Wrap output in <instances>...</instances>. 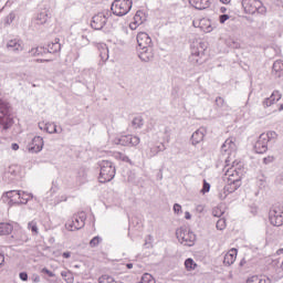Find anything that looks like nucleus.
Returning a JSON list of instances; mask_svg holds the SVG:
<instances>
[{
  "instance_id": "nucleus-1",
  "label": "nucleus",
  "mask_w": 283,
  "mask_h": 283,
  "mask_svg": "<svg viewBox=\"0 0 283 283\" xmlns=\"http://www.w3.org/2000/svg\"><path fill=\"white\" fill-rule=\"evenodd\" d=\"M227 167L224 178L228 185L232 186V189H238L241 185L240 180H242V164L233 161L232 166L229 167V164H227Z\"/></svg>"
},
{
  "instance_id": "nucleus-2",
  "label": "nucleus",
  "mask_w": 283,
  "mask_h": 283,
  "mask_svg": "<svg viewBox=\"0 0 283 283\" xmlns=\"http://www.w3.org/2000/svg\"><path fill=\"white\" fill-rule=\"evenodd\" d=\"M277 140V133L274 130H269L259 136L256 143L254 144V151L256 154H266L269 151V143Z\"/></svg>"
},
{
  "instance_id": "nucleus-3",
  "label": "nucleus",
  "mask_w": 283,
  "mask_h": 283,
  "mask_svg": "<svg viewBox=\"0 0 283 283\" xmlns=\"http://www.w3.org/2000/svg\"><path fill=\"white\" fill-rule=\"evenodd\" d=\"M14 125V118L10 114V103L0 99V130L10 129Z\"/></svg>"
},
{
  "instance_id": "nucleus-4",
  "label": "nucleus",
  "mask_w": 283,
  "mask_h": 283,
  "mask_svg": "<svg viewBox=\"0 0 283 283\" xmlns=\"http://www.w3.org/2000/svg\"><path fill=\"white\" fill-rule=\"evenodd\" d=\"M99 182H111V180H114V176H116V168L112 161L104 160L99 164Z\"/></svg>"
},
{
  "instance_id": "nucleus-5",
  "label": "nucleus",
  "mask_w": 283,
  "mask_h": 283,
  "mask_svg": "<svg viewBox=\"0 0 283 283\" xmlns=\"http://www.w3.org/2000/svg\"><path fill=\"white\" fill-rule=\"evenodd\" d=\"M132 6H134L132 0H114L111 10L116 17H125V14H129Z\"/></svg>"
},
{
  "instance_id": "nucleus-6",
  "label": "nucleus",
  "mask_w": 283,
  "mask_h": 283,
  "mask_svg": "<svg viewBox=\"0 0 283 283\" xmlns=\"http://www.w3.org/2000/svg\"><path fill=\"white\" fill-rule=\"evenodd\" d=\"M242 8L245 14H266V7L260 0H242Z\"/></svg>"
},
{
  "instance_id": "nucleus-7",
  "label": "nucleus",
  "mask_w": 283,
  "mask_h": 283,
  "mask_svg": "<svg viewBox=\"0 0 283 283\" xmlns=\"http://www.w3.org/2000/svg\"><path fill=\"white\" fill-rule=\"evenodd\" d=\"M177 239L184 247H193L196 244V234L187 229H178Z\"/></svg>"
},
{
  "instance_id": "nucleus-8",
  "label": "nucleus",
  "mask_w": 283,
  "mask_h": 283,
  "mask_svg": "<svg viewBox=\"0 0 283 283\" xmlns=\"http://www.w3.org/2000/svg\"><path fill=\"white\" fill-rule=\"evenodd\" d=\"M85 213H81L80 216H74L65 223V229L67 231H78V229H83L85 227Z\"/></svg>"
},
{
  "instance_id": "nucleus-9",
  "label": "nucleus",
  "mask_w": 283,
  "mask_h": 283,
  "mask_svg": "<svg viewBox=\"0 0 283 283\" xmlns=\"http://www.w3.org/2000/svg\"><path fill=\"white\" fill-rule=\"evenodd\" d=\"M269 220L273 227H282V224H283V207H273L270 210Z\"/></svg>"
},
{
  "instance_id": "nucleus-10",
  "label": "nucleus",
  "mask_w": 283,
  "mask_h": 283,
  "mask_svg": "<svg viewBox=\"0 0 283 283\" xmlns=\"http://www.w3.org/2000/svg\"><path fill=\"white\" fill-rule=\"evenodd\" d=\"M192 25L193 28L201 29L202 32H206V34H209V32H213V30H216V23L211 22V20L207 18L193 20Z\"/></svg>"
},
{
  "instance_id": "nucleus-11",
  "label": "nucleus",
  "mask_w": 283,
  "mask_h": 283,
  "mask_svg": "<svg viewBox=\"0 0 283 283\" xmlns=\"http://www.w3.org/2000/svg\"><path fill=\"white\" fill-rule=\"evenodd\" d=\"M105 23H107V15L104 12H99L93 17L91 27L93 30H103Z\"/></svg>"
},
{
  "instance_id": "nucleus-12",
  "label": "nucleus",
  "mask_w": 283,
  "mask_h": 283,
  "mask_svg": "<svg viewBox=\"0 0 283 283\" xmlns=\"http://www.w3.org/2000/svg\"><path fill=\"white\" fill-rule=\"evenodd\" d=\"M24 49L25 44L23 43V40L13 39L7 42V50H9V52H14V54L23 52Z\"/></svg>"
},
{
  "instance_id": "nucleus-13",
  "label": "nucleus",
  "mask_w": 283,
  "mask_h": 283,
  "mask_svg": "<svg viewBox=\"0 0 283 283\" xmlns=\"http://www.w3.org/2000/svg\"><path fill=\"white\" fill-rule=\"evenodd\" d=\"M221 151H224V154H228V156H232L238 151V145L235 144V138L229 137L226 139L223 145L221 146Z\"/></svg>"
},
{
  "instance_id": "nucleus-14",
  "label": "nucleus",
  "mask_w": 283,
  "mask_h": 283,
  "mask_svg": "<svg viewBox=\"0 0 283 283\" xmlns=\"http://www.w3.org/2000/svg\"><path fill=\"white\" fill-rule=\"evenodd\" d=\"M138 57L144 63H149V61H154V49H151V46L138 49Z\"/></svg>"
},
{
  "instance_id": "nucleus-15",
  "label": "nucleus",
  "mask_w": 283,
  "mask_h": 283,
  "mask_svg": "<svg viewBox=\"0 0 283 283\" xmlns=\"http://www.w3.org/2000/svg\"><path fill=\"white\" fill-rule=\"evenodd\" d=\"M190 48L191 54H193L195 56H200L202 52L207 49V45H205V42H202V40L193 39Z\"/></svg>"
},
{
  "instance_id": "nucleus-16",
  "label": "nucleus",
  "mask_w": 283,
  "mask_h": 283,
  "mask_svg": "<svg viewBox=\"0 0 283 283\" xmlns=\"http://www.w3.org/2000/svg\"><path fill=\"white\" fill-rule=\"evenodd\" d=\"M43 137L35 136L29 144V151H32V154H39V151L43 150Z\"/></svg>"
},
{
  "instance_id": "nucleus-17",
  "label": "nucleus",
  "mask_w": 283,
  "mask_h": 283,
  "mask_svg": "<svg viewBox=\"0 0 283 283\" xmlns=\"http://www.w3.org/2000/svg\"><path fill=\"white\" fill-rule=\"evenodd\" d=\"M137 43L139 49L151 48V38L149 34H147V32H139L137 34Z\"/></svg>"
},
{
  "instance_id": "nucleus-18",
  "label": "nucleus",
  "mask_w": 283,
  "mask_h": 283,
  "mask_svg": "<svg viewBox=\"0 0 283 283\" xmlns=\"http://www.w3.org/2000/svg\"><path fill=\"white\" fill-rule=\"evenodd\" d=\"M235 260H238V249L232 248L226 253L223 264L226 266H231V264L235 263Z\"/></svg>"
},
{
  "instance_id": "nucleus-19",
  "label": "nucleus",
  "mask_w": 283,
  "mask_h": 283,
  "mask_svg": "<svg viewBox=\"0 0 283 283\" xmlns=\"http://www.w3.org/2000/svg\"><path fill=\"white\" fill-rule=\"evenodd\" d=\"M4 198H8L10 205H21V191L19 190L6 192Z\"/></svg>"
},
{
  "instance_id": "nucleus-20",
  "label": "nucleus",
  "mask_w": 283,
  "mask_h": 283,
  "mask_svg": "<svg viewBox=\"0 0 283 283\" xmlns=\"http://www.w3.org/2000/svg\"><path fill=\"white\" fill-rule=\"evenodd\" d=\"M207 134V130L205 128L197 129L192 136H191V143L192 145H200L205 140V136Z\"/></svg>"
},
{
  "instance_id": "nucleus-21",
  "label": "nucleus",
  "mask_w": 283,
  "mask_h": 283,
  "mask_svg": "<svg viewBox=\"0 0 283 283\" xmlns=\"http://www.w3.org/2000/svg\"><path fill=\"white\" fill-rule=\"evenodd\" d=\"M50 19V10L49 9H42L35 17V21L38 25H45L48 23V20Z\"/></svg>"
},
{
  "instance_id": "nucleus-22",
  "label": "nucleus",
  "mask_w": 283,
  "mask_h": 283,
  "mask_svg": "<svg viewBox=\"0 0 283 283\" xmlns=\"http://www.w3.org/2000/svg\"><path fill=\"white\" fill-rule=\"evenodd\" d=\"M189 3L196 10H206V8H209V0H189Z\"/></svg>"
},
{
  "instance_id": "nucleus-23",
  "label": "nucleus",
  "mask_w": 283,
  "mask_h": 283,
  "mask_svg": "<svg viewBox=\"0 0 283 283\" xmlns=\"http://www.w3.org/2000/svg\"><path fill=\"white\" fill-rule=\"evenodd\" d=\"M272 73L277 78H280V76H283V61L282 60H277L274 62V64L272 66Z\"/></svg>"
},
{
  "instance_id": "nucleus-24",
  "label": "nucleus",
  "mask_w": 283,
  "mask_h": 283,
  "mask_svg": "<svg viewBox=\"0 0 283 283\" xmlns=\"http://www.w3.org/2000/svg\"><path fill=\"white\" fill-rule=\"evenodd\" d=\"M247 283H271V280L269 279V276L253 275L247 280Z\"/></svg>"
},
{
  "instance_id": "nucleus-25",
  "label": "nucleus",
  "mask_w": 283,
  "mask_h": 283,
  "mask_svg": "<svg viewBox=\"0 0 283 283\" xmlns=\"http://www.w3.org/2000/svg\"><path fill=\"white\" fill-rule=\"evenodd\" d=\"M235 190L237 189H233V186H231V184H228L227 186H224V188L219 193L220 200H226L227 196H229V193H233V191H235Z\"/></svg>"
},
{
  "instance_id": "nucleus-26",
  "label": "nucleus",
  "mask_w": 283,
  "mask_h": 283,
  "mask_svg": "<svg viewBox=\"0 0 283 283\" xmlns=\"http://www.w3.org/2000/svg\"><path fill=\"white\" fill-rule=\"evenodd\" d=\"M115 145H122L123 147H129V135H124L122 137L114 139Z\"/></svg>"
},
{
  "instance_id": "nucleus-27",
  "label": "nucleus",
  "mask_w": 283,
  "mask_h": 283,
  "mask_svg": "<svg viewBox=\"0 0 283 283\" xmlns=\"http://www.w3.org/2000/svg\"><path fill=\"white\" fill-rule=\"evenodd\" d=\"M10 233H12V224L0 223V235H10Z\"/></svg>"
},
{
  "instance_id": "nucleus-28",
  "label": "nucleus",
  "mask_w": 283,
  "mask_h": 283,
  "mask_svg": "<svg viewBox=\"0 0 283 283\" xmlns=\"http://www.w3.org/2000/svg\"><path fill=\"white\" fill-rule=\"evenodd\" d=\"M185 269L186 271H196V269H198V263H196L193 259L189 258L185 261Z\"/></svg>"
},
{
  "instance_id": "nucleus-29",
  "label": "nucleus",
  "mask_w": 283,
  "mask_h": 283,
  "mask_svg": "<svg viewBox=\"0 0 283 283\" xmlns=\"http://www.w3.org/2000/svg\"><path fill=\"white\" fill-rule=\"evenodd\" d=\"M28 229L31 231L32 235H39V223L36 220H32L28 223Z\"/></svg>"
},
{
  "instance_id": "nucleus-30",
  "label": "nucleus",
  "mask_w": 283,
  "mask_h": 283,
  "mask_svg": "<svg viewBox=\"0 0 283 283\" xmlns=\"http://www.w3.org/2000/svg\"><path fill=\"white\" fill-rule=\"evenodd\" d=\"M48 51L50 52V54H54L56 52H61V43H59V42H51V43H49Z\"/></svg>"
},
{
  "instance_id": "nucleus-31",
  "label": "nucleus",
  "mask_w": 283,
  "mask_h": 283,
  "mask_svg": "<svg viewBox=\"0 0 283 283\" xmlns=\"http://www.w3.org/2000/svg\"><path fill=\"white\" fill-rule=\"evenodd\" d=\"M32 193H28L25 191H20V205H28L29 200H32Z\"/></svg>"
},
{
  "instance_id": "nucleus-32",
  "label": "nucleus",
  "mask_w": 283,
  "mask_h": 283,
  "mask_svg": "<svg viewBox=\"0 0 283 283\" xmlns=\"http://www.w3.org/2000/svg\"><path fill=\"white\" fill-rule=\"evenodd\" d=\"M140 145V137L128 135V147H138Z\"/></svg>"
},
{
  "instance_id": "nucleus-33",
  "label": "nucleus",
  "mask_w": 283,
  "mask_h": 283,
  "mask_svg": "<svg viewBox=\"0 0 283 283\" xmlns=\"http://www.w3.org/2000/svg\"><path fill=\"white\" fill-rule=\"evenodd\" d=\"M61 275L66 283H74V274L71 271H62Z\"/></svg>"
},
{
  "instance_id": "nucleus-34",
  "label": "nucleus",
  "mask_w": 283,
  "mask_h": 283,
  "mask_svg": "<svg viewBox=\"0 0 283 283\" xmlns=\"http://www.w3.org/2000/svg\"><path fill=\"white\" fill-rule=\"evenodd\" d=\"M165 149H167L165 144L154 146L150 148V156H158V154H160V151H165Z\"/></svg>"
},
{
  "instance_id": "nucleus-35",
  "label": "nucleus",
  "mask_w": 283,
  "mask_h": 283,
  "mask_svg": "<svg viewBox=\"0 0 283 283\" xmlns=\"http://www.w3.org/2000/svg\"><path fill=\"white\" fill-rule=\"evenodd\" d=\"M132 125L134 129H142L143 125H145V119H143V117H135Z\"/></svg>"
},
{
  "instance_id": "nucleus-36",
  "label": "nucleus",
  "mask_w": 283,
  "mask_h": 283,
  "mask_svg": "<svg viewBox=\"0 0 283 283\" xmlns=\"http://www.w3.org/2000/svg\"><path fill=\"white\" fill-rule=\"evenodd\" d=\"M98 283H117V282L114 279V276L104 274V275L99 276Z\"/></svg>"
},
{
  "instance_id": "nucleus-37",
  "label": "nucleus",
  "mask_w": 283,
  "mask_h": 283,
  "mask_svg": "<svg viewBox=\"0 0 283 283\" xmlns=\"http://www.w3.org/2000/svg\"><path fill=\"white\" fill-rule=\"evenodd\" d=\"M139 283H156V280L154 279V276L149 273H145L142 276V280Z\"/></svg>"
},
{
  "instance_id": "nucleus-38",
  "label": "nucleus",
  "mask_w": 283,
  "mask_h": 283,
  "mask_svg": "<svg viewBox=\"0 0 283 283\" xmlns=\"http://www.w3.org/2000/svg\"><path fill=\"white\" fill-rule=\"evenodd\" d=\"M144 19H145V13H143V11H137L136 14L134 15L133 21H135L136 23H139V25H142Z\"/></svg>"
},
{
  "instance_id": "nucleus-39",
  "label": "nucleus",
  "mask_w": 283,
  "mask_h": 283,
  "mask_svg": "<svg viewBox=\"0 0 283 283\" xmlns=\"http://www.w3.org/2000/svg\"><path fill=\"white\" fill-rule=\"evenodd\" d=\"M115 158L117 160H123V163H132V160L129 159V157H127V155L123 154V153H115L114 154Z\"/></svg>"
},
{
  "instance_id": "nucleus-40",
  "label": "nucleus",
  "mask_w": 283,
  "mask_h": 283,
  "mask_svg": "<svg viewBox=\"0 0 283 283\" xmlns=\"http://www.w3.org/2000/svg\"><path fill=\"white\" fill-rule=\"evenodd\" d=\"M45 130L48 132V134H57L59 130H56V124H45Z\"/></svg>"
},
{
  "instance_id": "nucleus-41",
  "label": "nucleus",
  "mask_w": 283,
  "mask_h": 283,
  "mask_svg": "<svg viewBox=\"0 0 283 283\" xmlns=\"http://www.w3.org/2000/svg\"><path fill=\"white\" fill-rule=\"evenodd\" d=\"M99 56L102 59V61H107L109 59V50L107 48H103Z\"/></svg>"
},
{
  "instance_id": "nucleus-42",
  "label": "nucleus",
  "mask_w": 283,
  "mask_h": 283,
  "mask_svg": "<svg viewBox=\"0 0 283 283\" xmlns=\"http://www.w3.org/2000/svg\"><path fill=\"white\" fill-rule=\"evenodd\" d=\"M217 229H218L219 231H224V229H227V220H224V219H219V220L217 221Z\"/></svg>"
},
{
  "instance_id": "nucleus-43",
  "label": "nucleus",
  "mask_w": 283,
  "mask_h": 283,
  "mask_svg": "<svg viewBox=\"0 0 283 283\" xmlns=\"http://www.w3.org/2000/svg\"><path fill=\"white\" fill-rule=\"evenodd\" d=\"M280 98H282V94H280L277 91H274L270 96V99L273 101L274 104L277 103Z\"/></svg>"
},
{
  "instance_id": "nucleus-44",
  "label": "nucleus",
  "mask_w": 283,
  "mask_h": 283,
  "mask_svg": "<svg viewBox=\"0 0 283 283\" xmlns=\"http://www.w3.org/2000/svg\"><path fill=\"white\" fill-rule=\"evenodd\" d=\"M15 17L17 15L14 13H9L4 19V25H10L12 21H14Z\"/></svg>"
},
{
  "instance_id": "nucleus-45",
  "label": "nucleus",
  "mask_w": 283,
  "mask_h": 283,
  "mask_svg": "<svg viewBox=\"0 0 283 283\" xmlns=\"http://www.w3.org/2000/svg\"><path fill=\"white\" fill-rule=\"evenodd\" d=\"M172 209H174V213H176V216L182 214V206H180V203H175Z\"/></svg>"
},
{
  "instance_id": "nucleus-46",
  "label": "nucleus",
  "mask_w": 283,
  "mask_h": 283,
  "mask_svg": "<svg viewBox=\"0 0 283 283\" xmlns=\"http://www.w3.org/2000/svg\"><path fill=\"white\" fill-rule=\"evenodd\" d=\"M211 190V185L209 182H207V180H203V187L201 189V193H209V191Z\"/></svg>"
},
{
  "instance_id": "nucleus-47",
  "label": "nucleus",
  "mask_w": 283,
  "mask_h": 283,
  "mask_svg": "<svg viewBox=\"0 0 283 283\" xmlns=\"http://www.w3.org/2000/svg\"><path fill=\"white\" fill-rule=\"evenodd\" d=\"M97 244H101V237H95L90 242V247L92 248L96 247Z\"/></svg>"
},
{
  "instance_id": "nucleus-48",
  "label": "nucleus",
  "mask_w": 283,
  "mask_h": 283,
  "mask_svg": "<svg viewBox=\"0 0 283 283\" xmlns=\"http://www.w3.org/2000/svg\"><path fill=\"white\" fill-rule=\"evenodd\" d=\"M264 107H271V105H275L273 99H271V97L265 98L263 102Z\"/></svg>"
},
{
  "instance_id": "nucleus-49",
  "label": "nucleus",
  "mask_w": 283,
  "mask_h": 283,
  "mask_svg": "<svg viewBox=\"0 0 283 283\" xmlns=\"http://www.w3.org/2000/svg\"><path fill=\"white\" fill-rule=\"evenodd\" d=\"M229 19H231V17H229V14H222L219 17L220 23H227V21H229Z\"/></svg>"
},
{
  "instance_id": "nucleus-50",
  "label": "nucleus",
  "mask_w": 283,
  "mask_h": 283,
  "mask_svg": "<svg viewBox=\"0 0 283 283\" xmlns=\"http://www.w3.org/2000/svg\"><path fill=\"white\" fill-rule=\"evenodd\" d=\"M19 167L17 166H10L8 172L11 174V176H17Z\"/></svg>"
},
{
  "instance_id": "nucleus-51",
  "label": "nucleus",
  "mask_w": 283,
  "mask_h": 283,
  "mask_svg": "<svg viewBox=\"0 0 283 283\" xmlns=\"http://www.w3.org/2000/svg\"><path fill=\"white\" fill-rule=\"evenodd\" d=\"M41 272L45 273L46 275H49V277H54V275H56V274H54V272L50 271L48 268H43L41 270Z\"/></svg>"
},
{
  "instance_id": "nucleus-52",
  "label": "nucleus",
  "mask_w": 283,
  "mask_h": 283,
  "mask_svg": "<svg viewBox=\"0 0 283 283\" xmlns=\"http://www.w3.org/2000/svg\"><path fill=\"white\" fill-rule=\"evenodd\" d=\"M273 160H275V157H273V156H268V157L263 158L264 165H269V164L273 163Z\"/></svg>"
},
{
  "instance_id": "nucleus-53",
  "label": "nucleus",
  "mask_w": 283,
  "mask_h": 283,
  "mask_svg": "<svg viewBox=\"0 0 283 283\" xmlns=\"http://www.w3.org/2000/svg\"><path fill=\"white\" fill-rule=\"evenodd\" d=\"M31 281L33 283H39V282H41V276L39 274H32Z\"/></svg>"
},
{
  "instance_id": "nucleus-54",
  "label": "nucleus",
  "mask_w": 283,
  "mask_h": 283,
  "mask_svg": "<svg viewBox=\"0 0 283 283\" xmlns=\"http://www.w3.org/2000/svg\"><path fill=\"white\" fill-rule=\"evenodd\" d=\"M205 209H206L205 205H197L196 212L202 213L205 211Z\"/></svg>"
},
{
  "instance_id": "nucleus-55",
  "label": "nucleus",
  "mask_w": 283,
  "mask_h": 283,
  "mask_svg": "<svg viewBox=\"0 0 283 283\" xmlns=\"http://www.w3.org/2000/svg\"><path fill=\"white\" fill-rule=\"evenodd\" d=\"M20 280H22V282H28V274L25 272H21L19 274Z\"/></svg>"
},
{
  "instance_id": "nucleus-56",
  "label": "nucleus",
  "mask_w": 283,
  "mask_h": 283,
  "mask_svg": "<svg viewBox=\"0 0 283 283\" xmlns=\"http://www.w3.org/2000/svg\"><path fill=\"white\" fill-rule=\"evenodd\" d=\"M212 213L216 218H220V216H222V210H219L218 208H216Z\"/></svg>"
},
{
  "instance_id": "nucleus-57",
  "label": "nucleus",
  "mask_w": 283,
  "mask_h": 283,
  "mask_svg": "<svg viewBox=\"0 0 283 283\" xmlns=\"http://www.w3.org/2000/svg\"><path fill=\"white\" fill-rule=\"evenodd\" d=\"M138 25H140V24L133 21V22H130L129 28H130V30H137Z\"/></svg>"
},
{
  "instance_id": "nucleus-58",
  "label": "nucleus",
  "mask_w": 283,
  "mask_h": 283,
  "mask_svg": "<svg viewBox=\"0 0 283 283\" xmlns=\"http://www.w3.org/2000/svg\"><path fill=\"white\" fill-rule=\"evenodd\" d=\"M62 256L67 260V259L72 258V252H64V253L62 254Z\"/></svg>"
},
{
  "instance_id": "nucleus-59",
  "label": "nucleus",
  "mask_w": 283,
  "mask_h": 283,
  "mask_svg": "<svg viewBox=\"0 0 283 283\" xmlns=\"http://www.w3.org/2000/svg\"><path fill=\"white\" fill-rule=\"evenodd\" d=\"M3 262H6V256L0 253V266H2Z\"/></svg>"
},
{
  "instance_id": "nucleus-60",
  "label": "nucleus",
  "mask_w": 283,
  "mask_h": 283,
  "mask_svg": "<svg viewBox=\"0 0 283 283\" xmlns=\"http://www.w3.org/2000/svg\"><path fill=\"white\" fill-rule=\"evenodd\" d=\"M185 219L186 220H191V213L189 211L185 212Z\"/></svg>"
},
{
  "instance_id": "nucleus-61",
  "label": "nucleus",
  "mask_w": 283,
  "mask_h": 283,
  "mask_svg": "<svg viewBox=\"0 0 283 283\" xmlns=\"http://www.w3.org/2000/svg\"><path fill=\"white\" fill-rule=\"evenodd\" d=\"M11 148L13 149V151L19 150V145L18 144H12Z\"/></svg>"
},
{
  "instance_id": "nucleus-62",
  "label": "nucleus",
  "mask_w": 283,
  "mask_h": 283,
  "mask_svg": "<svg viewBox=\"0 0 283 283\" xmlns=\"http://www.w3.org/2000/svg\"><path fill=\"white\" fill-rule=\"evenodd\" d=\"M221 3L229 6V3H231V0H220Z\"/></svg>"
},
{
  "instance_id": "nucleus-63",
  "label": "nucleus",
  "mask_w": 283,
  "mask_h": 283,
  "mask_svg": "<svg viewBox=\"0 0 283 283\" xmlns=\"http://www.w3.org/2000/svg\"><path fill=\"white\" fill-rule=\"evenodd\" d=\"M126 266H127V269H134V264H132V263H127Z\"/></svg>"
},
{
  "instance_id": "nucleus-64",
  "label": "nucleus",
  "mask_w": 283,
  "mask_h": 283,
  "mask_svg": "<svg viewBox=\"0 0 283 283\" xmlns=\"http://www.w3.org/2000/svg\"><path fill=\"white\" fill-rule=\"evenodd\" d=\"M220 11H221V12H227V8L222 7V8L220 9Z\"/></svg>"
}]
</instances>
